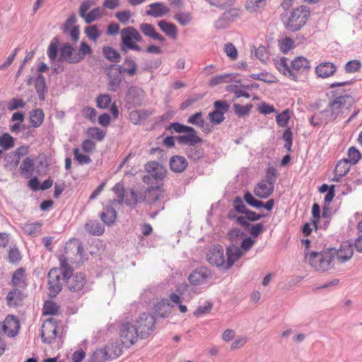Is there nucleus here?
<instances>
[{
  "instance_id": "1",
  "label": "nucleus",
  "mask_w": 362,
  "mask_h": 362,
  "mask_svg": "<svg viewBox=\"0 0 362 362\" xmlns=\"http://www.w3.org/2000/svg\"><path fill=\"white\" fill-rule=\"evenodd\" d=\"M335 248L330 247L322 252H311L308 257L309 264L317 272H325L330 269L334 264Z\"/></svg>"
},
{
  "instance_id": "2",
  "label": "nucleus",
  "mask_w": 362,
  "mask_h": 362,
  "mask_svg": "<svg viewBox=\"0 0 362 362\" xmlns=\"http://www.w3.org/2000/svg\"><path fill=\"white\" fill-rule=\"evenodd\" d=\"M92 52L90 46L86 42H81L78 51H76L70 44L66 43L60 49V56L58 61L66 62L69 64H76L81 62L86 55H90Z\"/></svg>"
},
{
  "instance_id": "3",
  "label": "nucleus",
  "mask_w": 362,
  "mask_h": 362,
  "mask_svg": "<svg viewBox=\"0 0 362 362\" xmlns=\"http://www.w3.org/2000/svg\"><path fill=\"white\" fill-rule=\"evenodd\" d=\"M166 130L170 131L171 133L173 132L176 133H186L185 134L179 135L175 136V139L180 145L194 144H201L203 142L197 133L194 128L182 124L180 122H173L166 127Z\"/></svg>"
},
{
  "instance_id": "4",
  "label": "nucleus",
  "mask_w": 362,
  "mask_h": 362,
  "mask_svg": "<svg viewBox=\"0 0 362 362\" xmlns=\"http://www.w3.org/2000/svg\"><path fill=\"white\" fill-rule=\"evenodd\" d=\"M310 14L308 6L303 5L297 7L291 12L284 24L285 29L293 33L300 30L305 25Z\"/></svg>"
},
{
  "instance_id": "5",
  "label": "nucleus",
  "mask_w": 362,
  "mask_h": 362,
  "mask_svg": "<svg viewBox=\"0 0 362 362\" xmlns=\"http://www.w3.org/2000/svg\"><path fill=\"white\" fill-rule=\"evenodd\" d=\"M354 102V99L350 95L337 96L332 101L329 102L325 110L320 112V114L325 115L326 122L330 120H335L341 112L342 106L345 105L346 103L351 105Z\"/></svg>"
},
{
  "instance_id": "6",
  "label": "nucleus",
  "mask_w": 362,
  "mask_h": 362,
  "mask_svg": "<svg viewBox=\"0 0 362 362\" xmlns=\"http://www.w3.org/2000/svg\"><path fill=\"white\" fill-rule=\"evenodd\" d=\"M96 4L94 0H85L82 1L78 9L79 16L84 20L87 24L102 18L106 16L107 13L103 7H96L90 11H88Z\"/></svg>"
},
{
  "instance_id": "7",
  "label": "nucleus",
  "mask_w": 362,
  "mask_h": 362,
  "mask_svg": "<svg viewBox=\"0 0 362 362\" xmlns=\"http://www.w3.org/2000/svg\"><path fill=\"white\" fill-rule=\"evenodd\" d=\"M122 47L121 49L127 52V49L140 51L141 47L136 44L141 40L139 33L133 27H128L121 31Z\"/></svg>"
},
{
  "instance_id": "8",
  "label": "nucleus",
  "mask_w": 362,
  "mask_h": 362,
  "mask_svg": "<svg viewBox=\"0 0 362 362\" xmlns=\"http://www.w3.org/2000/svg\"><path fill=\"white\" fill-rule=\"evenodd\" d=\"M119 334L121 342L127 347L132 346L136 341L139 336L136 327H134L129 322H122L119 327Z\"/></svg>"
},
{
  "instance_id": "9",
  "label": "nucleus",
  "mask_w": 362,
  "mask_h": 362,
  "mask_svg": "<svg viewBox=\"0 0 362 362\" xmlns=\"http://www.w3.org/2000/svg\"><path fill=\"white\" fill-rule=\"evenodd\" d=\"M48 295L55 297L62 288V282L66 280L58 268H52L48 273Z\"/></svg>"
},
{
  "instance_id": "10",
  "label": "nucleus",
  "mask_w": 362,
  "mask_h": 362,
  "mask_svg": "<svg viewBox=\"0 0 362 362\" xmlns=\"http://www.w3.org/2000/svg\"><path fill=\"white\" fill-rule=\"evenodd\" d=\"M208 262L218 268L226 271V259L224 255V250L222 246L217 245L210 248L206 253Z\"/></svg>"
},
{
  "instance_id": "11",
  "label": "nucleus",
  "mask_w": 362,
  "mask_h": 362,
  "mask_svg": "<svg viewBox=\"0 0 362 362\" xmlns=\"http://www.w3.org/2000/svg\"><path fill=\"white\" fill-rule=\"evenodd\" d=\"M58 334V323L54 317L47 319L42 325L41 338L44 343L51 344Z\"/></svg>"
},
{
  "instance_id": "12",
  "label": "nucleus",
  "mask_w": 362,
  "mask_h": 362,
  "mask_svg": "<svg viewBox=\"0 0 362 362\" xmlns=\"http://www.w3.org/2000/svg\"><path fill=\"white\" fill-rule=\"evenodd\" d=\"M156 320L153 316L142 313L136 321V329L141 338L147 337L153 330Z\"/></svg>"
},
{
  "instance_id": "13",
  "label": "nucleus",
  "mask_w": 362,
  "mask_h": 362,
  "mask_svg": "<svg viewBox=\"0 0 362 362\" xmlns=\"http://www.w3.org/2000/svg\"><path fill=\"white\" fill-rule=\"evenodd\" d=\"M240 18L238 9L232 8L224 11L214 22V27L217 30L228 28L230 25Z\"/></svg>"
},
{
  "instance_id": "14",
  "label": "nucleus",
  "mask_w": 362,
  "mask_h": 362,
  "mask_svg": "<svg viewBox=\"0 0 362 362\" xmlns=\"http://www.w3.org/2000/svg\"><path fill=\"white\" fill-rule=\"evenodd\" d=\"M0 328L6 336L15 337L21 328L19 320L13 315H8L3 322L0 323Z\"/></svg>"
},
{
  "instance_id": "15",
  "label": "nucleus",
  "mask_w": 362,
  "mask_h": 362,
  "mask_svg": "<svg viewBox=\"0 0 362 362\" xmlns=\"http://www.w3.org/2000/svg\"><path fill=\"white\" fill-rule=\"evenodd\" d=\"M112 191L115 192V194L117 195V199L115 201L111 202L112 204L114 202H118L119 204L122 203L123 202H125L127 205L131 206L134 205L137 203V202L139 200V198L138 197L136 192L134 189H131L130 191V198H127L124 200V186L122 183L118 182L112 188Z\"/></svg>"
},
{
  "instance_id": "16",
  "label": "nucleus",
  "mask_w": 362,
  "mask_h": 362,
  "mask_svg": "<svg viewBox=\"0 0 362 362\" xmlns=\"http://www.w3.org/2000/svg\"><path fill=\"white\" fill-rule=\"evenodd\" d=\"M66 278L67 286L70 291H81L86 284V276L84 273H76L73 274V272Z\"/></svg>"
},
{
  "instance_id": "17",
  "label": "nucleus",
  "mask_w": 362,
  "mask_h": 362,
  "mask_svg": "<svg viewBox=\"0 0 362 362\" xmlns=\"http://www.w3.org/2000/svg\"><path fill=\"white\" fill-rule=\"evenodd\" d=\"M64 253L68 257L73 259L77 257H81L83 253L81 242L76 238L69 240L65 245Z\"/></svg>"
},
{
  "instance_id": "18",
  "label": "nucleus",
  "mask_w": 362,
  "mask_h": 362,
  "mask_svg": "<svg viewBox=\"0 0 362 362\" xmlns=\"http://www.w3.org/2000/svg\"><path fill=\"white\" fill-rule=\"evenodd\" d=\"M211 276L210 269L202 267L194 269L188 276L189 283L192 285H199L203 284L206 279Z\"/></svg>"
},
{
  "instance_id": "19",
  "label": "nucleus",
  "mask_w": 362,
  "mask_h": 362,
  "mask_svg": "<svg viewBox=\"0 0 362 362\" xmlns=\"http://www.w3.org/2000/svg\"><path fill=\"white\" fill-rule=\"evenodd\" d=\"M145 170L147 175L143 177V181L145 184L149 185L151 183L158 182V163L156 161H150L145 165Z\"/></svg>"
},
{
  "instance_id": "20",
  "label": "nucleus",
  "mask_w": 362,
  "mask_h": 362,
  "mask_svg": "<svg viewBox=\"0 0 362 362\" xmlns=\"http://www.w3.org/2000/svg\"><path fill=\"white\" fill-rule=\"evenodd\" d=\"M335 257L341 263H344L353 256V244L349 241H344L341 244L339 250L335 249Z\"/></svg>"
},
{
  "instance_id": "21",
  "label": "nucleus",
  "mask_w": 362,
  "mask_h": 362,
  "mask_svg": "<svg viewBox=\"0 0 362 362\" xmlns=\"http://www.w3.org/2000/svg\"><path fill=\"white\" fill-rule=\"evenodd\" d=\"M243 253L241 248L238 247L235 244L228 245L226 248V269H229L239 259Z\"/></svg>"
},
{
  "instance_id": "22",
  "label": "nucleus",
  "mask_w": 362,
  "mask_h": 362,
  "mask_svg": "<svg viewBox=\"0 0 362 362\" xmlns=\"http://www.w3.org/2000/svg\"><path fill=\"white\" fill-rule=\"evenodd\" d=\"M274 189V185L262 180L255 186L254 194L259 198L267 199L272 195Z\"/></svg>"
},
{
  "instance_id": "23",
  "label": "nucleus",
  "mask_w": 362,
  "mask_h": 362,
  "mask_svg": "<svg viewBox=\"0 0 362 362\" xmlns=\"http://www.w3.org/2000/svg\"><path fill=\"white\" fill-rule=\"evenodd\" d=\"M188 164L185 157L179 155L173 156L169 162L170 170L177 173L184 172L187 169Z\"/></svg>"
},
{
  "instance_id": "24",
  "label": "nucleus",
  "mask_w": 362,
  "mask_h": 362,
  "mask_svg": "<svg viewBox=\"0 0 362 362\" xmlns=\"http://www.w3.org/2000/svg\"><path fill=\"white\" fill-rule=\"evenodd\" d=\"M336 71L337 67L332 62H322L315 67L316 74L322 78L334 75Z\"/></svg>"
},
{
  "instance_id": "25",
  "label": "nucleus",
  "mask_w": 362,
  "mask_h": 362,
  "mask_svg": "<svg viewBox=\"0 0 362 362\" xmlns=\"http://www.w3.org/2000/svg\"><path fill=\"white\" fill-rule=\"evenodd\" d=\"M239 225L247 230L253 238H257L264 230V225L262 223L255 225L251 224L245 218H238Z\"/></svg>"
},
{
  "instance_id": "26",
  "label": "nucleus",
  "mask_w": 362,
  "mask_h": 362,
  "mask_svg": "<svg viewBox=\"0 0 362 362\" xmlns=\"http://www.w3.org/2000/svg\"><path fill=\"white\" fill-rule=\"evenodd\" d=\"M275 66L284 76H288L293 81H297V75L293 72L291 67H289L286 57H281L279 60H276L275 62Z\"/></svg>"
},
{
  "instance_id": "27",
  "label": "nucleus",
  "mask_w": 362,
  "mask_h": 362,
  "mask_svg": "<svg viewBox=\"0 0 362 362\" xmlns=\"http://www.w3.org/2000/svg\"><path fill=\"white\" fill-rule=\"evenodd\" d=\"M25 298L23 292L18 288H13L6 296L7 304L10 307H16L22 304Z\"/></svg>"
},
{
  "instance_id": "28",
  "label": "nucleus",
  "mask_w": 362,
  "mask_h": 362,
  "mask_svg": "<svg viewBox=\"0 0 362 362\" xmlns=\"http://www.w3.org/2000/svg\"><path fill=\"white\" fill-rule=\"evenodd\" d=\"M11 284L13 286L20 288H25L26 287V274L24 269L19 268L14 272L12 276Z\"/></svg>"
},
{
  "instance_id": "29",
  "label": "nucleus",
  "mask_w": 362,
  "mask_h": 362,
  "mask_svg": "<svg viewBox=\"0 0 362 362\" xmlns=\"http://www.w3.org/2000/svg\"><path fill=\"white\" fill-rule=\"evenodd\" d=\"M100 217L105 224L110 226L115 223L117 218V212L112 206H107L103 209Z\"/></svg>"
},
{
  "instance_id": "30",
  "label": "nucleus",
  "mask_w": 362,
  "mask_h": 362,
  "mask_svg": "<svg viewBox=\"0 0 362 362\" xmlns=\"http://www.w3.org/2000/svg\"><path fill=\"white\" fill-rule=\"evenodd\" d=\"M117 341L109 343L105 348V351L110 360L119 357L122 353V346Z\"/></svg>"
},
{
  "instance_id": "31",
  "label": "nucleus",
  "mask_w": 362,
  "mask_h": 362,
  "mask_svg": "<svg viewBox=\"0 0 362 362\" xmlns=\"http://www.w3.org/2000/svg\"><path fill=\"white\" fill-rule=\"evenodd\" d=\"M197 144H194L193 145L185 144L188 146L186 154L188 158L193 161L200 160L204 156L203 148L198 147Z\"/></svg>"
},
{
  "instance_id": "32",
  "label": "nucleus",
  "mask_w": 362,
  "mask_h": 362,
  "mask_svg": "<svg viewBox=\"0 0 362 362\" xmlns=\"http://www.w3.org/2000/svg\"><path fill=\"white\" fill-rule=\"evenodd\" d=\"M310 62L303 57H298L291 62V70L303 72L310 69Z\"/></svg>"
},
{
  "instance_id": "33",
  "label": "nucleus",
  "mask_w": 362,
  "mask_h": 362,
  "mask_svg": "<svg viewBox=\"0 0 362 362\" xmlns=\"http://www.w3.org/2000/svg\"><path fill=\"white\" fill-rule=\"evenodd\" d=\"M148 185V189L145 191L144 199L148 203H153L158 199V182L151 183Z\"/></svg>"
},
{
  "instance_id": "34",
  "label": "nucleus",
  "mask_w": 362,
  "mask_h": 362,
  "mask_svg": "<svg viewBox=\"0 0 362 362\" xmlns=\"http://www.w3.org/2000/svg\"><path fill=\"white\" fill-rule=\"evenodd\" d=\"M160 30L165 33L169 37L176 39L177 36V29L175 25L168 23L165 21H160Z\"/></svg>"
},
{
  "instance_id": "35",
  "label": "nucleus",
  "mask_w": 362,
  "mask_h": 362,
  "mask_svg": "<svg viewBox=\"0 0 362 362\" xmlns=\"http://www.w3.org/2000/svg\"><path fill=\"white\" fill-rule=\"evenodd\" d=\"M85 229L90 235L98 236L103 235L105 231L104 226L101 223L93 221L85 224Z\"/></svg>"
},
{
  "instance_id": "36",
  "label": "nucleus",
  "mask_w": 362,
  "mask_h": 362,
  "mask_svg": "<svg viewBox=\"0 0 362 362\" xmlns=\"http://www.w3.org/2000/svg\"><path fill=\"white\" fill-rule=\"evenodd\" d=\"M45 115L42 109L33 110L30 114V122L32 127H39L43 122Z\"/></svg>"
},
{
  "instance_id": "37",
  "label": "nucleus",
  "mask_w": 362,
  "mask_h": 362,
  "mask_svg": "<svg viewBox=\"0 0 362 362\" xmlns=\"http://www.w3.org/2000/svg\"><path fill=\"white\" fill-rule=\"evenodd\" d=\"M20 170L22 175L26 177L31 176L34 171V159L31 157H27L23 161Z\"/></svg>"
},
{
  "instance_id": "38",
  "label": "nucleus",
  "mask_w": 362,
  "mask_h": 362,
  "mask_svg": "<svg viewBox=\"0 0 362 362\" xmlns=\"http://www.w3.org/2000/svg\"><path fill=\"white\" fill-rule=\"evenodd\" d=\"M350 165L351 163H349L347 159H341L337 163L334 173L339 177H344L349 171Z\"/></svg>"
},
{
  "instance_id": "39",
  "label": "nucleus",
  "mask_w": 362,
  "mask_h": 362,
  "mask_svg": "<svg viewBox=\"0 0 362 362\" xmlns=\"http://www.w3.org/2000/svg\"><path fill=\"white\" fill-rule=\"evenodd\" d=\"M35 86L40 100L45 99V93L46 91L45 78L42 74H39L35 81Z\"/></svg>"
},
{
  "instance_id": "40",
  "label": "nucleus",
  "mask_w": 362,
  "mask_h": 362,
  "mask_svg": "<svg viewBox=\"0 0 362 362\" xmlns=\"http://www.w3.org/2000/svg\"><path fill=\"white\" fill-rule=\"evenodd\" d=\"M59 313V306L54 302L47 300L45 302L42 313L44 315H57Z\"/></svg>"
},
{
  "instance_id": "41",
  "label": "nucleus",
  "mask_w": 362,
  "mask_h": 362,
  "mask_svg": "<svg viewBox=\"0 0 362 362\" xmlns=\"http://www.w3.org/2000/svg\"><path fill=\"white\" fill-rule=\"evenodd\" d=\"M232 81H233L232 74H220V75H216L215 76H213L210 79L209 84L210 86L213 87V86H217L218 84L230 83V82H232Z\"/></svg>"
},
{
  "instance_id": "42",
  "label": "nucleus",
  "mask_w": 362,
  "mask_h": 362,
  "mask_svg": "<svg viewBox=\"0 0 362 362\" xmlns=\"http://www.w3.org/2000/svg\"><path fill=\"white\" fill-rule=\"evenodd\" d=\"M103 52L105 57L112 62L117 63L120 61L121 57L119 53L111 47H104Z\"/></svg>"
},
{
  "instance_id": "43",
  "label": "nucleus",
  "mask_w": 362,
  "mask_h": 362,
  "mask_svg": "<svg viewBox=\"0 0 362 362\" xmlns=\"http://www.w3.org/2000/svg\"><path fill=\"white\" fill-rule=\"evenodd\" d=\"M266 0H247L245 4V9L250 13H256L264 7Z\"/></svg>"
},
{
  "instance_id": "44",
  "label": "nucleus",
  "mask_w": 362,
  "mask_h": 362,
  "mask_svg": "<svg viewBox=\"0 0 362 362\" xmlns=\"http://www.w3.org/2000/svg\"><path fill=\"white\" fill-rule=\"evenodd\" d=\"M69 259H71L68 257V256L65 254L60 255L59 257V264L61 266V268L59 269L62 272L63 276H67L72 273V269L68 264V260Z\"/></svg>"
},
{
  "instance_id": "45",
  "label": "nucleus",
  "mask_w": 362,
  "mask_h": 362,
  "mask_svg": "<svg viewBox=\"0 0 362 362\" xmlns=\"http://www.w3.org/2000/svg\"><path fill=\"white\" fill-rule=\"evenodd\" d=\"M215 110L214 114H219V115L224 116V114L228 112L230 105L226 100H219L214 103Z\"/></svg>"
},
{
  "instance_id": "46",
  "label": "nucleus",
  "mask_w": 362,
  "mask_h": 362,
  "mask_svg": "<svg viewBox=\"0 0 362 362\" xmlns=\"http://www.w3.org/2000/svg\"><path fill=\"white\" fill-rule=\"evenodd\" d=\"M41 227L42 223H26L23 226V230L31 236H37L40 233Z\"/></svg>"
},
{
  "instance_id": "47",
  "label": "nucleus",
  "mask_w": 362,
  "mask_h": 362,
  "mask_svg": "<svg viewBox=\"0 0 362 362\" xmlns=\"http://www.w3.org/2000/svg\"><path fill=\"white\" fill-rule=\"evenodd\" d=\"M59 40L57 38H54L47 49V55L52 62H54L57 59L58 52Z\"/></svg>"
},
{
  "instance_id": "48",
  "label": "nucleus",
  "mask_w": 362,
  "mask_h": 362,
  "mask_svg": "<svg viewBox=\"0 0 362 362\" xmlns=\"http://www.w3.org/2000/svg\"><path fill=\"white\" fill-rule=\"evenodd\" d=\"M252 107L253 105L252 103L247 104L245 106H243L238 103H235L233 105V109L235 115H237L238 117H244L245 116L249 115Z\"/></svg>"
},
{
  "instance_id": "49",
  "label": "nucleus",
  "mask_w": 362,
  "mask_h": 362,
  "mask_svg": "<svg viewBox=\"0 0 362 362\" xmlns=\"http://www.w3.org/2000/svg\"><path fill=\"white\" fill-rule=\"evenodd\" d=\"M84 33L86 35V37L93 41L96 42L98 39L101 35V32L98 30V27L96 25H90L87 28H86Z\"/></svg>"
},
{
  "instance_id": "50",
  "label": "nucleus",
  "mask_w": 362,
  "mask_h": 362,
  "mask_svg": "<svg viewBox=\"0 0 362 362\" xmlns=\"http://www.w3.org/2000/svg\"><path fill=\"white\" fill-rule=\"evenodd\" d=\"M290 118V111L288 109H286L282 112L276 115V121L279 127H286L288 126Z\"/></svg>"
},
{
  "instance_id": "51",
  "label": "nucleus",
  "mask_w": 362,
  "mask_h": 362,
  "mask_svg": "<svg viewBox=\"0 0 362 362\" xmlns=\"http://www.w3.org/2000/svg\"><path fill=\"white\" fill-rule=\"evenodd\" d=\"M148 116L145 111H132L129 114V119L134 124H141Z\"/></svg>"
},
{
  "instance_id": "52",
  "label": "nucleus",
  "mask_w": 362,
  "mask_h": 362,
  "mask_svg": "<svg viewBox=\"0 0 362 362\" xmlns=\"http://www.w3.org/2000/svg\"><path fill=\"white\" fill-rule=\"evenodd\" d=\"M348 161L352 165H356L361 158L360 151L354 146H351L348 150Z\"/></svg>"
},
{
  "instance_id": "53",
  "label": "nucleus",
  "mask_w": 362,
  "mask_h": 362,
  "mask_svg": "<svg viewBox=\"0 0 362 362\" xmlns=\"http://www.w3.org/2000/svg\"><path fill=\"white\" fill-rule=\"evenodd\" d=\"M213 308V303L210 301H206L204 305H199L194 311L195 317H199L203 315L209 313Z\"/></svg>"
},
{
  "instance_id": "54",
  "label": "nucleus",
  "mask_w": 362,
  "mask_h": 362,
  "mask_svg": "<svg viewBox=\"0 0 362 362\" xmlns=\"http://www.w3.org/2000/svg\"><path fill=\"white\" fill-rule=\"evenodd\" d=\"M243 199L250 206L257 209L262 208V202L255 199L249 191L245 192Z\"/></svg>"
},
{
  "instance_id": "55",
  "label": "nucleus",
  "mask_w": 362,
  "mask_h": 362,
  "mask_svg": "<svg viewBox=\"0 0 362 362\" xmlns=\"http://www.w3.org/2000/svg\"><path fill=\"white\" fill-rule=\"evenodd\" d=\"M141 32L146 35L153 39L158 38V34L156 33L154 27L148 23H142L140 26Z\"/></svg>"
},
{
  "instance_id": "56",
  "label": "nucleus",
  "mask_w": 362,
  "mask_h": 362,
  "mask_svg": "<svg viewBox=\"0 0 362 362\" xmlns=\"http://www.w3.org/2000/svg\"><path fill=\"white\" fill-rule=\"evenodd\" d=\"M13 146L14 139L8 133H4L0 136V146L3 147L5 150L10 149Z\"/></svg>"
},
{
  "instance_id": "57",
  "label": "nucleus",
  "mask_w": 362,
  "mask_h": 362,
  "mask_svg": "<svg viewBox=\"0 0 362 362\" xmlns=\"http://www.w3.org/2000/svg\"><path fill=\"white\" fill-rule=\"evenodd\" d=\"M87 134L97 141L103 140L105 133L98 127H90L87 129Z\"/></svg>"
},
{
  "instance_id": "58",
  "label": "nucleus",
  "mask_w": 362,
  "mask_h": 362,
  "mask_svg": "<svg viewBox=\"0 0 362 362\" xmlns=\"http://www.w3.org/2000/svg\"><path fill=\"white\" fill-rule=\"evenodd\" d=\"M75 160L80 164H88L91 159L88 155H85L81 152L78 148H75L73 151Z\"/></svg>"
},
{
  "instance_id": "59",
  "label": "nucleus",
  "mask_w": 362,
  "mask_h": 362,
  "mask_svg": "<svg viewBox=\"0 0 362 362\" xmlns=\"http://www.w3.org/2000/svg\"><path fill=\"white\" fill-rule=\"evenodd\" d=\"M250 77L255 80L262 81L267 83H272L274 82L275 79V77L272 74H269L267 72H262L257 74H251Z\"/></svg>"
},
{
  "instance_id": "60",
  "label": "nucleus",
  "mask_w": 362,
  "mask_h": 362,
  "mask_svg": "<svg viewBox=\"0 0 362 362\" xmlns=\"http://www.w3.org/2000/svg\"><path fill=\"white\" fill-rule=\"evenodd\" d=\"M175 18L182 26L189 25L192 19L191 14L185 12L177 13L175 16Z\"/></svg>"
},
{
  "instance_id": "61",
  "label": "nucleus",
  "mask_w": 362,
  "mask_h": 362,
  "mask_svg": "<svg viewBox=\"0 0 362 362\" xmlns=\"http://www.w3.org/2000/svg\"><path fill=\"white\" fill-rule=\"evenodd\" d=\"M123 71L129 76H134L136 72V64L133 59H126L124 62Z\"/></svg>"
},
{
  "instance_id": "62",
  "label": "nucleus",
  "mask_w": 362,
  "mask_h": 362,
  "mask_svg": "<svg viewBox=\"0 0 362 362\" xmlns=\"http://www.w3.org/2000/svg\"><path fill=\"white\" fill-rule=\"evenodd\" d=\"M277 177L278 173L276 169L273 166H270L266 171L265 179L264 180L274 186Z\"/></svg>"
},
{
  "instance_id": "63",
  "label": "nucleus",
  "mask_w": 362,
  "mask_h": 362,
  "mask_svg": "<svg viewBox=\"0 0 362 362\" xmlns=\"http://www.w3.org/2000/svg\"><path fill=\"white\" fill-rule=\"evenodd\" d=\"M227 236L231 243H237L244 236V233L238 228H233L228 232Z\"/></svg>"
},
{
  "instance_id": "64",
  "label": "nucleus",
  "mask_w": 362,
  "mask_h": 362,
  "mask_svg": "<svg viewBox=\"0 0 362 362\" xmlns=\"http://www.w3.org/2000/svg\"><path fill=\"white\" fill-rule=\"evenodd\" d=\"M110 360L104 349L96 350L92 356V362H106Z\"/></svg>"
}]
</instances>
